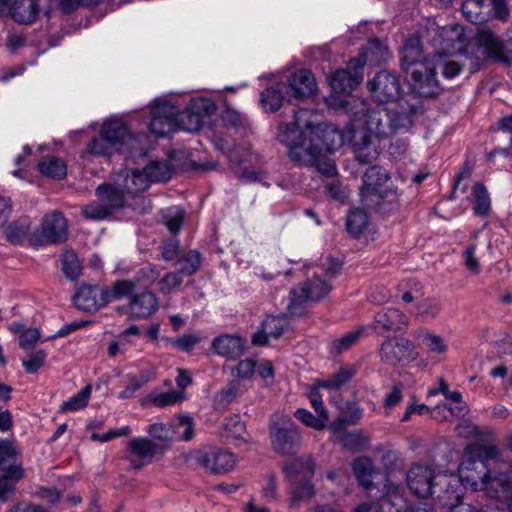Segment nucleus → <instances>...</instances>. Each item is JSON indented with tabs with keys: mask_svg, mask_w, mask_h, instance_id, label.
Segmentation results:
<instances>
[{
	"mask_svg": "<svg viewBox=\"0 0 512 512\" xmlns=\"http://www.w3.org/2000/svg\"><path fill=\"white\" fill-rule=\"evenodd\" d=\"M48 340L49 339H47V337L41 339V333L39 329L26 328V330H23L20 334L19 346L24 350H32L39 342L43 343Z\"/></svg>",
	"mask_w": 512,
	"mask_h": 512,
	"instance_id": "63",
	"label": "nucleus"
},
{
	"mask_svg": "<svg viewBox=\"0 0 512 512\" xmlns=\"http://www.w3.org/2000/svg\"><path fill=\"white\" fill-rule=\"evenodd\" d=\"M421 337V343L428 351L437 354H444L447 351V345L439 335L426 331Z\"/></svg>",
	"mask_w": 512,
	"mask_h": 512,
	"instance_id": "64",
	"label": "nucleus"
},
{
	"mask_svg": "<svg viewBox=\"0 0 512 512\" xmlns=\"http://www.w3.org/2000/svg\"><path fill=\"white\" fill-rule=\"evenodd\" d=\"M202 263V255L197 250H190L178 259L180 273L183 276L195 274Z\"/></svg>",
	"mask_w": 512,
	"mask_h": 512,
	"instance_id": "51",
	"label": "nucleus"
},
{
	"mask_svg": "<svg viewBox=\"0 0 512 512\" xmlns=\"http://www.w3.org/2000/svg\"><path fill=\"white\" fill-rule=\"evenodd\" d=\"M361 52L369 63H378L384 59L387 48L379 39H373L366 44Z\"/></svg>",
	"mask_w": 512,
	"mask_h": 512,
	"instance_id": "55",
	"label": "nucleus"
},
{
	"mask_svg": "<svg viewBox=\"0 0 512 512\" xmlns=\"http://www.w3.org/2000/svg\"><path fill=\"white\" fill-rule=\"evenodd\" d=\"M414 345L408 339L388 338L381 344L380 358L383 362L396 366L412 358Z\"/></svg>",
	"mask_w": 512,
	"mask_h": 512,
	"instance_id": "21",
	"label": "nucleus"
},
{
	"mask_svg": "<svg viewBox=\"0 0 512 512\" xmlns=\"http://www.w3.org/2000/svg\"><path fill=\"white\" fill-rule=\"evenodd\" d=\"M512 490L510 477L506 473H497L493 477L488 474L482 491L492 499L502 501L508 499Z\"/></svg>",
	"mask_w": 512,
	"mask_h": 512,
	"instance_id": "32",
	"label": "nucleus"
},
{
	"mask_svg": "<svg viewBox=\"0 0 512 512\" xmlns=\"http://www.w3.org/2000/svg\"><path fill=\"white\" fill-rule=\"evenodd\" d=\"M67 221L59 211H52L43 218L41 225L30 236V245L43 247L57 245L67 239Z\"/></svg>",
	"mask_w": 512,
	"mask_h": 512,
	"instance_id": "8",
	"label": "nucleus"
},
{
	"mask_svg": "<svg viewBox=\"0 0 512 512\" xmlns=\"http://www.w3.org/2000/svg\"><path fill=\"white\" fill-rule=\"evenodd\" d=\"M38 169L42 175L54 179H62L67 174L66 164L55 156L43 158L38 164Z\"/></svg>",
	"mask_w": 512,
	"mask_h": 512,
	"instance_id": "43",
	"label": "nucleus"
},
{
	"mask_svg": "<svg viewBox=\"0 0 512 512\" xmlns=\"http://www.w3.org/2000/svg\"><path fill=\"white\" fill-rule=\"evenodd\" d=\"M269 436L273 450L279 454H291L301 444L298 428L288 415L274 414L271 417Z\"/></svg>",
	"mask_w": 512,
	"mask_h": 512,
	"instance_id": "6",
	"label": "nucleus"
},
{
	"mask_svg": "<svg viewBox=\"0 0 512 512\" xmlns=\"http://www.w3.org/2000/svg\"><path fill=\"white\" fill-rule=\"evenodd\" d=\"M490 470L484 461H478L465 456L458 470V479L463 488H470L472 491H482Z\"/></svg>",
	"mask_w": 512,
	"mask_h": 512,
	"instance_id": "14",
	"label": "nucleus"
},
{
	"mask_svg": "<svg viewBox=\"0 0 512 512\" xmlns=\"http://www.w3.org/2000/svg\"><path fill=\"white\" fill-rule=\"evenodd\" d=\"M246 341L236 334H223L213 339L212 349L220 356L237 359L245 352Z\"/></svg>",
	"mask_w": 512,
	"mask_h": 512,
	"instance_id": "27",
	"label": "nucleus"
},
{
	"mask_svg": "<svg viewBox=\"0 0 512 512\" xmlns=\"http://www.w3.org/2000/svg\"><path fill=\"white\" fill-rule=\"evenodd\" d=\"M399 291H402L401 299L405 303H411L414 300L419 299L423 293H422V287L420 284L414 280L409 279L399 285Z\"/></svg>",
	"mask_w": 512,
	"mask_h": 512,
	"instance_id": "62",
	"label": "nucleus"
},
{
	"mask_svg": "<svg viewBox=\"0 0 512 512\" xmlns=\"http://www.w3.org/2000/svg\"><path fill=\"white\" fill-rule=\"evenodd\" d=\"M125 193L127 192L120 189V186L116 183L114 185L101 184L96 189V194L109 207L110 211L123 206Z\"/></svg>",
	"mask_w": 512,
	"mask_h": 512,
	"instance_id": "36",
	"label": "nucleus"
},
{
	"mask_svg": "<svg viewBox=\"0 0 512 512\" xmlns=\"http://www.w3.org/2000/svg\"><path fill=\"white\" fill-rule=\"evenodd\" d=\"M310 112L300 109L294 114V120L290 123H282L279 126L278 140L284 144L288 151L309 136V130L314 125L309 120Z\"/></svg>",
	"mask_w": 512,
	"mask_h": 512,
	"instance_id": "11",
	"label": "nucleus"
},
{
	"mask_svg": "<svg viewBox=\"0 0 512 512\" xmlns=\"http://www.w3.org/2000/svg\"><path fill=\"white\" fill-rule=\"evenodd\" d=\"M295 417L306 426L316 430L324 429L328 421V418H326L325 415H314L310 411L302 408L295 411Z\"/></svg>",
	"mask_w": 512,
	"mask_h": 512,
	"instance_id": "56",
	"label": "nucleus"
},
{
	"mask_svg": "<svg viewBox=\"0 0 512 512\" xmlns=\"http://www.w3.org/2000/svg\"><path fill=\"white\" fill-rule=\"evenodd\" d=\"M287 95L289 103H296L305 97L314 94L316 81L313 74L306 69H300L290 75L287 82Z\"/></svg>",
	"mask_w": 512,
	"mask_h": 512,
	"instance_id": "19",
	"label": "nucleus"
},
{
	"mask_svg": "<svg viewBox=\"0 0 512 512\" xmlns=\"http://www.w3.org/2000/svg\"><path fill=\"white\" fill-rule=\"evenodd\" d=\"M177 107L167 102L156 104L151 110L150 131L164 137L177 130Z\"/></svg>",
	"mask_w": 512,
	"mask_h": 512,
	"instance_id": "17",
	"label": "nucleus"
},
{
	"mask_svg": "<svg viewBox=\"0 0 512 512\" xmlns=\"http://www.w3.org/2000/svg\"><path fill=\"white\" fill-rule=\"evenodd\" d=\"M352 467L359 483L365 489H370L373 485V475L375 472L373 461L366 456L359 457L353 461Z\"/></svg>",
	"mask_w": 512,
	"mask_h": 512,
	"instance_id": "40",
	"label": "nucleus"
},
{
	"mask_svg": "<svg viewBox=\"0 0 512 512\" xmlns=\"http://www.w3.org/2000/svg\"><path fill=\"white\" fill-rule=\"evenodd\" d=\"M310 135H314L316 141L322 147V153H333L338 150L346 141L344 133L332 125L317 124L309 130Z\"/></svg>",
	"mask_w": 512,
	"mask_h": 512,
	"instance_id": "25",
	"label": "nucleus"
},
{
	"mask_svg": "<svg viewBox=\"0 0 512 512\" xmlns=\"http://www.w3.org/2000/svg\"><path fill=\"white\" fill-rule=\"evenodd\" d=\"M493 437L488 440V443L473 442L465 447V456H470L478 461L494 460L500 454L499 446L491 442Z\"/></svg>",
	"mask_w": 512,
	"mask_h": 512,
	"instance_id": "35",
	"label": "nucleus"
},
{
	"mask_svg": "<svg viewBox=\"0 0 512 512\" xmlns=\"http://www.w3.org/2000/svg\"><path fill=\"white\" fill-rule=\"evenodd\" d=\"M92 386L86 385L76 395L70 397L67 401L63 402L60 406L61 412L77 411L87 406L91 397Z\"/></svg>",
	"mask_w": 512,
	"mask_h": 512,
	"instance_id": "52",
	"label": "nucleus"
},
{
	"mask_svg": "<svg viewBox=\"0 0 512 512\" xmlns=\"http://www.w3.org/2000/svg\"><path fill=\"white\" fill-rule=\"evenodd\" d=\"M148 184L165 182L171 178V169L166 162L153 161L143 168Z\"/></svg>",
	"mask_w": 512,
	"mask_h": 512,
	"instance_id": "46",
	"label": "nucleus"
},
{
	"mask_svg": "<svg viewBox=\"0 0 512 512\" xmlns=\"http://www.w3.org/2000/svg\"><path fill=\"white\" fill-rule=\"evenodd\" d=\"M437 474L427 465H414L407 472L406 481L410 491L419 498L433 496Z\"/></svg>",
	"mask_w": 512,
	"mask_h": 512,
	"instance_id": "16",
	"label": "nucleus"
},
{
	"mask_svg": "<svg viewBox=\"0 0 512 512\" xmlns=\"http://www.w3.org/2000/svg\"><path fill=\"white\" fill-rule=\"evenodd\" d=\"M223 428L227 437L233 439H244L246 427L244 422L241 421L240 416L233 415L229 418H226L223 423Z\"/></svg>",
	"mask_w": 512,
	"mask_h": 512,
	"instance_id": "58",
	"label": "nucleus"
},
{
	"mask_svg": "<svg viewBox=\"0 0 512 512\" xmlns=\"http://www.w3.org/2000/svg\"><path fill=\"white\" fill-rule=\"evenodd\" d=\"M101 136L117 153H133L138 150L139 136L132 135L121 121L105 122L101 127Z\"/></svg>",
	"mask_w": 512,
	"mask_h": 512,
	"instance_id": "10",
	"label": "nucleus"
},
{
	"mask_svg": "<svg viewBox=\"0 0 512 512\" xmlns=\"http://www.w3.org/2000/svg\"><path fill=\"white\" fill-rule=\"evenodd\" d=\"M368 224L369 217L363 209H352L347 216V231L354 237H358L360 234H362L367 229Z\"/></svg>",
	"mask_w": 512,
	"mask_h": 512,
	"instance_id": "44",
	"label": "nucleus"
},
{
	"mask_svg": "<svg viewBox=\"0 0 512 512\" xmlns=\"http://www.w3.org/2000/svg\"><path fill=\"white\" fill-rule=\"evenodd\" d=\"M463 495L460 480L453 474H437L433 496L437 504L449 508L459 503Z\"/></svg>",
	"mask_w": 512,
	"mask_h": 512,
	"instance_id": "15",
	"label": "nucleus"
},
{
	"mask_svg": "<svg viewBox=\"0 0 512 512\" xmlns=\"http://www.w3.org/2000/svg\"><path fill=\"white\" fill-rule=\"evenodd\" d=\"M244 392V387L238 380L230 381L214 397L213 406L217 410H224L228 405Z\"/></svg>",
	"mask_w": 512,
	"mask_h": 512,
	"instance_id": "38",
	"label": "nucleus"
},
{
	"mask_svg": "<svg viewBox=\"0 0 512 512\" xmlns=\"http://www.w3.org/2000/svg\"><path fill=\"white\" fill-rule=\"evenodd\" d=\"M147 432L152 438L162 442H171L177 439L172 424L154 423L148 427Z\"/></svg>",
	"mask_w": 512,
	"mask_h": 512,
	"instance_id": "54",
	"label": "nucleus"
},
{
	"mask_svg": "<svg viewBox=\"0 0 512 512\" xmlns=\"http://www.w3.org/2000/svg\"><path fill=\"white\" fill-rule=\"evenodd\" d=\"M316 462L311 455H302L286 463L283 473L289 482L312 477L315 473Z\"/></svg>",
	"mask_w": 512,
	"mask_h": 512,
	"instance_id": "30",
	"label": "nucleus"
},
{
	"mask_svg": "<svg viewBox=\"0 0 512 512\" xmlns=\"http://www.w3.org/2000/svg\"><path fill=\"white\" fill-rule=\"evenodd\" d=\"M163 220L168 230L171 233L176 234L180 231L182 227L184 220V211L179 207L169 208L163 214Z\"/></svg>",
	"mask_w": 512,
	"mask_h": 512,
	"instance_id": "59",
	"label": "nucleus"
},
{
	"mask_svg": "<svg viewBox=\"0 0 512 512\" xmlns=\"http://www.w3.org/2000/svg\"><path fill=\"white\" fill-rule=\"evenodd\" d=\"M284 100L288 101L287 87L284 85V82L265 89L260 96L261 106L266 112L277 111Z\"/></svg>",
	"mask_w": 512,
	"mask_h": 512,
	"instance_id": "34",
	"label": "nucleus"
},
{
	"mask_svg": "<svg viewBox=\"0 0 512 512\" xmlns=\"http://www.w3.org/2000/svg\"><path fill=\"white\" fill-rule=\"evenodd\" d=\"M408 326L407 316L397 308H384L376 313L373 327L379 335L404 331Z\"/></svg>",
	"mask_w": 512,
	"mask_h": 512,
	"instance_id": "20",
	"label": "nucleus"
},
{
	"mask_svg": "<svg viewBox=\"0 0 512 512\" xmlns=\"http://www.w3.org/2000/svg\"><path fill=\"white\" fill-rule=\"evenodd\" d=\"M464 54L471 61V73L488 61L509 64L512 62V38L502 39L491 29L481 27L466 43Z\"/></svg>",
	"mask_w": 512,
	"mask_h": 512,
	"instance_id": "4",
	"label": "nucleus"
},
{
	"mask_svg": "<svg viewBox=\"0 0 512 512\" xmlns=\"http://www.w3.org/2000/svg\"><path fill=\"white\" fill-rule=\"evenodd\" d=\"M363 80V73L351 72L347 69H340L333 72L328 81L335 92L349 93Z\"/></svg>",
	"mask_w": 512,
	"mask_h": 512,
	"instance_id": "33",
	"label": "nucleus"
},
{
	"mask_svg": "<svg viewBox=\"0 0 512 512\" xmlns=\"http://www.w3.org/2000/svg\"><path fill=\"white\" fill-rule=\"evenodd\" d=\"M458 436L463 438H477L485 441L494 437L493 429L489 427H480L468 419L463 420L456 426Z\"/></svg>",
	"mask_w": 512,
	"mask_h": 512,
	"instance_id": "41",
	"label": "nucleus"
},
{
	"mask_svg": "<svg viewBox=\"0 0 512 512\" xmlns=\"http://www.w3.org/2000/svg\"><path fill=\"white\" fill-rule=\"evenodd\" d=\"M356 370L353 367L346 366L339 369V371L325 380H318V387L324 389H339L348 383L355 375Z\"/></svg>",
	"mask_w": 512,
	"mask_h": 512,
	"instance_id": "49",
	"label": "nucleus"
},
{
	"mask_svg": "<svg viewBox=\"0 0 512 512\" xmlns=\"http://www.w3.org/2000/svg\"><path fill=\"white\" fill-rule=\"evenodd\" d=\"M368 88L373 97L382 103L396 99L401 91L398 77L386 70L378 72L368 82Z\"/></svg>",
	"mask_w": 512,
	"mask_h": 512,
	"instance_id": "18",
	"label": "nucleus"
},
{
	"mask_svg": "<svg viewBox=\"0 0 512 512\" xmlns=\"http://www.w3.org/2000/svg\"><path fill=\"white\" fill-rule=\"evenodd\" d=\"M154 406L163 408L180 403L184 400V393L178 390L157 393L151 396Z\"/></svg>",
	"mask_w": 512,
	"mask_h": 512,
	"instance_id": "57",
	"label": "nucleus"
},
{
	"mask_svg": "<svg viewBox=\"0 0 512 512\" xmlns=\"http://www.w3.org/2000/svg\"><path fill=\"white\" fill-rule=\"evenodd\" d=\"M312 477L305 479H298L290 483V503L291 506L296 507L301 502L310 500L315 495V488L311 482Z\"/></svg>",
	"mask_w": 512,
	"mask_h": 512,
	"instance_id": "37",
	"label": "nucleus"
},
{
	"mask_svg": "<svg viewBox=\"0 0 512 512\" xmlns=\"http://www.w3.org/2000/svg\"><path fill=\"white\" fill-rule=\"evenodd\" d=\"M214 104L204 99L192 100L184 111L177 109V129L187 132H196L202 125L204 117L210 115L214 110Z\"/></svg>",
	"mask_w": 512,
	"mask_h": 512,
	"instance_id": "12",
	"label": "nucleus"
},
{
	"mask_svg": "<svg viewBox=\"0 0 512 512\" xmlns=\"http://www.w3.org/2000/svg\"><path fill=\"white\" fill-rule=\"evenodd\" d=\"M159 308L156 295L151 291L135 293L129 300L130 315L134 319H145Z\"/></svg>",
	"mask_w": 512,
	"mask_h": 512,
	"instance_id": "28",
	"label": "nucleus"
},
{
	"mask_svg": "<svg viewBox=\"0 0 512 512\" xmlns=\"http://www.w3.org/2000/svg\"><path fill=\"white\" fill-rule=\"evenodd\" d=\"M363 411L360 407L356 405H352L349 408V412L347 415L341 416L336 419L331 425L330 429L333 432L340 431L346 424L354 425L356 424L362 417Z\"/></svg>",
	"mask_w": 512,
	"mask_h": 512,
	"instance_id": "60",
	"label": "nucleus"
},
{
	"mask_svg": "<svg viewBox=\"0 0 512 512\" xmlns=\"http://www.w3.org/2000/svg\"><path fill=\"white\" fill-rule=\"evenodd\" d=\"M23 477L22 467H12L0 478V500L6 501L13 493L14 483Z\"/></svg>",
	"mask_w": 512,
	"mask_h": 512,
	"instance_id": "48",
	"label": "nucleus"
},
{
	"mask_svg": "<svg viewBox=\"0 0 512 512\" xmlns=\"http://www.w3.org/2000/svg\"><path fill=\"white\" fill-rule=\"evenodd\" d=\"M18 454L19 450L14 441H0V471L6 473L8 469L12 467H20L19 465H15Z\"/></svg>",
	"mask_w": 512,
	"mask_h": 512,
	"instance_id": "47",
	"label": "nucleus"
},
{
	"mask_svg": "<svg viewBox=\"0 0 512 512\" xmlns=\"http://www.w3.org/2000/svg\"><path fill=\"white\" fill-rule=\"evenodd\" d=\"M401 69L411 89L422 97H435L442 87L436 77L433 59L423 53L419 37L408 38L401 50Z\"/></svg>",
	"mask_w": 512,
	"mask_h": 512,
	"instance_id": "2",
	"label": "nucleus"
},
{
	"mask_svg": "<svg viewBox=\"0 0 512 512\" xmlns=\"http://www.w3.org/2000/svg\"><path fill=\"white\" fill-rule=\"evenodd\" d=\"M355 113L348 127V140L356 159L367 164L377 158L379 141L391 136L387 109L377 108L363 114L364 121Z\"/></svg>",
	"mask_w": 512,
	"mask_h": 512,
	"instance_id": "1",
	"label": "nucleus"
},
{
	"mask_svg": "<svg viewBox=\"0 0 512 512\" xmlns=\"http://www.w3.org/2000/svg\"><path fill=\"white\" fill-rule=\"evenodd\" d=\"M137 283L138 282L134 280L116 281L110 289H107L108 302L127 297L130 299L136 293Z\"/></svg>",
	"mask_w": 512,
	"mask_h": 512,
	"instance_id": "50",
	"label": "nucleus"
},
{
	"mask_svg": "<svg viewBox=\"0 0 512 512\" xmlns=\"http://www.w3.org/2000/svg\"><path fill=\"white\" fill-rule=\"evenodd\" d=\"M11 17L18 23H33L39 14V4L37 0H8L4 7Z\"/></svg>",
	"mask_w": 512,
	"mask_h": 512,
	"instance_id": "29",
	"label": "nucleus"
},
{
	"mask_svg": "<svg viewBox=\"0 0 512 512\" xmlns=\"http://www.w3.org/2000/svg\"><path fill=\"white\" fill-rule=\"evenodd\" d=\"M360 196L369 208L380 209L383 201H393L395 190L388 172L380 166L369 167L362 177Z\"/></svg>",
	"mask_w": 512,
	"mask_h": 512,
	"instance_id": "5",
	"label": "nucleus"
},
{
	"mask_svg": "<svg viewBox=\"0 0 512 512\" xmlns=\"http://www.w3.org/2000/svg\"><path fill=\"white\" fill-rule=\"evenodd\" d=\"M131 466L140 469L150 463L157 452V445L149 438L135 437L126 446Z\"/></svg>",
	"mask_w": 512,
	"mask_h": 512,
	"instance_id": "22",
	"label": "nucleus"
},
{
	"mask_svg": "<svg viewBox=\"0 0 512 512\" xmlns=\"http://www.w3.org/2000/svg\"><path fill=\"white\" fill-rule=\"evenodd\" d=\"M418 108L406 101H400L395 107L388 110L391 135L408 132L414 124Z\"/></svg>",
	"mask_w": 512,
	"mask_h": 512,
	"instance_id": "23",
	"label": "nucleus"
},
{
	"mask_svg": "<svg viewBox=\"0 0 512 512\" xmlns=\"http://www.w3.org/2000/svg\"><path fill=\"white\" fill-rule=\"evenodd\" d=\"M115 183L127 193L135 194L146 190L149 187L145 173L142 170L123 169L115 178Z\"/></svg>",
	"mask_w": 512,
	"mask_h": 512,
	"instance_id": "31",
	"label": "nucleus"
},
{
	"mask_svg": "<svg viewBox=\"0 0 512 512\" xmlns=\"http://www.w3.org/2000/svg\"><path fill=\"white\" fill-rule=\"evenodd\" d=\"M473 211L477 216H487L491 210V199L487 188L480 182L473 186Z\"/></svg>",
	"mask_w": 512,
	"mask_h": 512,
	"instance_id": "42",
	"label": "nucleus"
},
{
	"mask_svg": "<svg viewBox=\"0 0 512 512\" xmlns=\"http://www.w3.org/2000/svg\"><path fill=\"white\" fill-rule=\"evenodd\" d=\"M190 465H201L211 474L226 473L234 469L236 457L233 453L217 448H204L191 452L187 458Z\"/></svg>",
	"mask_w": 512,
	"mask_h": 512,
	"instance_id": "9",
	"label": "nucleus"
},
{
	"mask_svg": "<svg viewBox=\"0 0 512 512\" xmlns=\"http://www.w3.org/2000/svg\"><path fill=\"white\" fill-rule=\"evenodd\" d=\"M322 151L319 142L314 135L308 136L295 147L288 151V156L292 162L300 166L311 167L317 161V155Z\"/></svg>",
	"mask_w": 512,
	"mask_h": 512,
	"instance_id": "26",
	"label": "nucleus"
},
{
	"mask_svg": "<svg viewBox=\"0 0 512 512\" xmlns=\"http://www.w3.org/2000/svg\"><path fill=\"white\" fill-rule=\"evenodd\" d=\"M340 269L341 263L331 258L321 266L314 267L312 276L290 291L288 313L301 316L309 302H316L327 296L333 288L332 280L339 274Z\"/></svg>",
	"mask_w": 512,
	"mask_h": 512,
	"instance_id": "3",
	"label": "nucleus"
},
{
	"mask_svg": "<svg viewBox=\"0 0 512 512\" xmlns=\"http://www.w3.org/2000/svg\"><path fill=\"white\" fill-rule=\"evenodd\" d=\"M462 13L473 24L486 22L489 15L484 0H464L462 3Z\"/></svg>",
	"mask_w": 512,
	"mask_h": 512,
	"instance_id": "39",
	"label": "nucleus"
},
{
	"mask_svg": "<svg viewBox=\"0 0 512 512\" xmlns=\"http://www.w3.org/2000/svg\"><path fill=\"white\" fill-rule=\"evenodd\" d=\"M427 35L438 54L464 52L466 34L464 27L459 24L453 23L439 27L435 23H430Z\"/></svg>",
	"mask_w": 512,
	"mask_h": 512,
	"instance_id": "7",
	"label": "nucleus"
},
{
	"mask_svg": "<svg viewBox=\"0 0 512 512\" xmlns=\"http://www.w3.org/2000/svg\"><path fill=\"white\" fill-rule=\"evenodd\" d=\"M61 262L63 274L70 280H76L82 269L81 262L76 253L72 250L65 251L62 254Z\"/></svg>",
	"mask_w": 512,
	"mask_h": 512,
	"instance_id": "53",
	"label": "nucleus"
},
{
	"mask_svg": "<svg viewBox=\"0 0 512 512\" xmlns=\"http://www.w3.org/2000/svg\"><path fill=\"white\" fill-rule=\"evenodd\" d=\"M406 507V500L403 497L402 489L399 485L387 482L384 485V494L380 498V503H363L358 505L354 512H402Z\"/></svg>",
	"mask_w": 512,
	"mask_h": 512,
	"instance_id": "13",
	"label": "nucleus"
},
{
	"mask_svg": "<svg viewBox=\"0 0 512 512\" xmlns=\"http://www.w3.org/2000/svg\"><path fill=\"white\" fill-rule=\"evenodd\" d=\"M155 377L153 370L141 371L136 376H128V384L123 391L120 392V399H130L134 396L136 391L143 387L146 383Z\"/></svg>",
	"mask_w": 512,
	"mask_h": 512,
	"instance_id": "45",
	"label": "nucleus"
},
{
	"mask_svg": "<svg viewBox=\"0 0 512 512\" xmlns=\"http://www.w3.org/2000/svg\"><path fill=\"white\" fill-rule=\"evenodd\" d=\"M107 289L99 286L84 285L74 296L75 306L83 311L97 310L108 303Z\"/></svg>",
	"mask_w": 512,
	"mask_h": 512,
	"instance_id": "24",
	"label": "nucleus"
},
{
	"mask_svg": "<svg viewBox=\"0 0 512 512\" xmlns=\"http://www.w3.org/2000/svg\"><path fill=\"white\" fill-rule=\"evenodd\" d=\"M182 276L180 271L166 273L157 283L159 291L167 295L178 289L183 281Z\"/></svg>",
	"mask_w": 512,
	"mask_h": 512,
	"instance_id": "61",
	"label": "nucleus"
}]
</instances>
